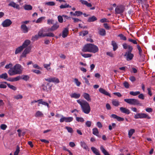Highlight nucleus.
<instances>
[{
	"label": "nucleus",
	"mask_w": 155,
	"mask_h": 155,
	"mask_svg": "<svg viewBox=\"0 0 155 155\" xmlns=\"http://www.w3.org/2000/svg\"><path fill=\"white\" fill-rule=\"evenodd\" d=\"M83 52H88L95 53L99 51L98 47L93 44H87L83 47L82 50Z\"/></svg>",
	"instance_id": "obj_1"
},
{
	"label": "nucleus",
	"mask_w": 155,
	"mask_h": 155,
	"mask_svg": "<svg viewBox=\"0 0 155 155\" xmlns=\"http://www.w3.org/2000/svg\"><path fill=\"white\" fill-rule=\"evenodd\" d=\"M77 101L81 106L82 111L86 114H88L91 111V108L88 103L86 101L78 100Z\"/></svg>",
	"instance_id": "obj_2"
},
{
	"label": "nucleus",
	"mask_w": 155,
	"mask_h": 155,
	"mask_svg": "<svg viewBox=\"0 0 155 155\" xmlns=\"http://www.w3.org/2000/svg\"><path fill=\"white\" fill-rule=\"evenodd\" d=\"M45 30H47L44 28L41 29L38 32V35L40 37H53L54 36V35L52 32H49L48 33H45Z\"/></svg>",
	"instance_id": "obj_3"
},
{
	"label": "nucleus",
	"mask_w": 155,
	"mask_h": 155,
	"mask_svg": "<svg viewBox=\"0 0 155 155\" xmlns=\"http://www.w3.org/2000/svg\"><path fill=\"white\" fill-rule=\"evenodd\" d=\"M124 101L127 103L131 105H142L140 103L139 101L136 99H124Z\"/></svg>",
	"instance_id": "obj_4"
},
{
	"label": "nucleus",
	"mask_w": 155,
	"mask_h": 155,
	"mask_svg": "<svg viewBox=\"0 0 155 155\" xmlns=\"http://www.w3.org/2000/svg\"><path fill=\"white\" fill-rule=\"evenodd\" d=\"M134 117L136 119L147 118V119H149L151 118V117L148 114H146L142 113L136 114L134 115Z\"/></svg>",
	"instance_id": "obj_5"
},
{
	"label": "nucleus",
	"mask_w": 155,
	"mask_h": 155,
	"mask_svg": "<svg viewBox=\"0 0 155 155\" xmlns=\"http://www.w3.org/2000/svg\"><path fill=\"white\" fill-rule=\"evenodd\" d=\"M14 67L16 74H20L21 73L23 68L20 64H17Z\"/></svg>",
	"instance_id": "obj_6"
},
{
	"label": "nucleus",
	"mask_w": 155,
	"mask_h": 155,
	"mask_svg": "<svg viewBox=\"0 0 155 155\" xmlns=\"http://www.w3.org/2000/svg\"><path fill=\"white\" fill-rule=\"evenodd\" d=\"M59 25L58 22L54 24L51 28H46V30L47 31H54L57 30L59 27Z\"/></svg>",
	"instance_id": "obj_7"
},
{
	"label": "nucleus",
	"mask_w": 155,
	"mask_h": 155,
	"mask_svg": "<svg viewBox=\"0 0 155 155\" xmlns=\"http://www.w3.org/2000/svg\"><path fill=\"white\" fill-rule=\"evenodd\" d=\"M41 88L43 91L48 92H50L52 89L51 86H50L48 83L46 84H43L41 86Z\"/></svg>",
	"instance_id": "obj_8"
},
{
	"label": "nucleus",
	"mask_w": 155,
	"mask_h": 155,
	"mask_svg": "<svg viewBox=\"0 0 155 155\" xmlns=\"http://www.w3.org/2000/svg\"><path fill=\"white\" fill-rule=\"evenodd\" d=\"M45 80L49 82H53L54 83H58L60 82L58 78L55 77H51L48 78H45Z\"/></svg>",
	"instance_id": "obj_9"
},
{
	"label": "nucleus",
	"mask_w": 155,
	"mask_h": 155,
	"mask_svg": "<svg viewBox=\"0 0 155 155\" xmlns=\"http://www.w3.org/2000/svg\"><path fill=\"white\" fill-rule=\"evenodd\" d=\"M131 52H126L124 55L126 57V59L127 61L132 60L134 57V54L131 53Z\"/></svg>",
	"instance_id": "obj_10"
},
{
	"label": "nucleus",
	"mask_w": 155,
	"mask_h": 155,
	"mask_svg": "<svg viewBox=\"0 0 155 155\" xmlns=\"http://www.w3.org/2000/svg\"><path fill=\"white\" fill-rule=\"evenodd\" d=\"M31 49L28 48H25L23 51L21 55L20 56V60L21 61L23 58H25L26 57L27 54L29 53Z\"/></svg>",
	"instance_id": "obj_11"
},
{
	"label": "nucleus",
	"mask_w": 155,
	"mask_h": 155,
	"mask_svg": "<svg viewBox=\"0 0 155 155\" xmlns=\"http://www.w3.org/2000/svg\"><path fill=\"white\" fill-rule=\"evenodd\" d=\"M11 21L8 19L5 20L2 23V25L3 27H6L9 26L12 24Z\"/></svg>",
	"instance_id": "obj_12"
},
{
	"label": "nucleus",
	"mask_w": 155,
	"mask_h": 155,
	"mask_svg": "<svg viewBox=\"0 0 155 155\" xmlns=\"http://www.w3.org/2000/svg\"><path fill=\"white\" fill-rule=\"evenodd\" d=\"M124 11L123 7L122 6H117L115 9V12L116 14H120Z\"/></svg>",
	"instance_id": "obj_13"
},
{
	"label": "nucleus",
	"mask_w": 155,
	"mask_h": 155,
	"mask_svg": "<svg viewBox=\"0 0 155 155\" xmlns=\"http://www.w3.org/2000/svg\"><path fill=\"white\" fill-rule=\"evenodd\" d=\"M68 28H64L63 29L62 32V37L63 38L66 37L68 36Z\"/></svg>",
	"instance_id": "obj_14"
},
{
	"label": "nucleus",
	"mask_w": 155,
	"mask_h": 155,
	"mask_svg": "<svg viewBox=\"0 0 155 155\" xmlns=\"http://www.w3.org/2000/svg\"><path fill=\"white\" fill-rule=\"evenodd\" d=\"M70 96L72 98L78 99L80 97L81 94L79 93L73 92L70 94Z\"/></svg>",
	"instance_id": "obj_15"
},
{
	"label": "nucleus",
	"mask_w": 155,
	"mask_h": 155,
	"mask_svg": "<svg viewBox=\"0 0 155 155\" xmlns=\"http://www.w3.org/2000/svg\"><path fill=\"white\" fill-rule=\"evenodd\" d=\"M21 28L22 31L24 33H27L28 31V28L24 24L21 25Z\"/></svg>",
	"instance_id": "obj_16"
},
{
	"label": "nucleus",
	"mask_w": 155,
	"mask_h": 155,
	"mask_svg": "<svg viewBox=\"0 0 155 155\" xmlns=\"http://www.w3.org/2000/svg\"><path fill=\"white\" fill-rule=\"evenodd\" d=\"M79 1L81 2L82 5H85L87 7H91L92 6V4L91 3H88L87 1L84 0H80Z\"/></svg>",
	"instance_id": "obj_17"
},
{
	"label": "nucleus",
	"mask_w": 155,
	"mask_h": 155,
	"mask_svg": "<svg viewBox=\"0 0 155 155\" xmlns=\"http://www.w3.org/2000/svg\"><path fill=\"white\" fill-rule=\"evenodd\" d=\"M120 110L122 113L126 114H128L130 113V110L125 107H120Z\"/></svg>",
	"instance_id": "obj_18"
},
{
	"label": "nucleus",
	"mask_w": 155,
	"mask_h": 155,
	"mask_svg": "<svg viewBox=\"0 0 155 155\" xmlns=\"http://www.w3.org/2000/svg\"><path fill=\"white\" fill-rule=\"evenodd\" d=\"M110 117L114 119H116L118 121H122L124 120V118L118 116L115 114H112L111 115Z\"/></svg>",
	"instance_id": "obj_19"
},
{
	"label": "nucleus",
	"mask_w": 155,
	"mask_h": 155,
	"mask_svg": "<svg viewBox=\"0 0 155 155\" xmlns=\"http://www.w3.org/2000/svg\"><path fill=\"white\" fill-rule=\"evenodd\" d=\"M38 106H40V104H41L42 105L47 106L48 107V108L49 107V105L46 102L43 101V100L42 99L38 100Z\"/></svg>",
	"instance_id": "obj_20"
},
{
	"label": "nucleus",
	"mask_w": 155,
	"mask_h": 155,
	"mask_svg": "<svg viewBox=\"0 0 155 155\" xmlns=\"http://www.w3.org/2000/svg\"><path fill=\"white\" fill-rule=\"evenodd\" d=\"M9 6H11L14 8H16L17 9L19 8V5L18 4H16L14 2H11L8 5Z\"/></svg>",
	"instance_id": "obj_21"
},
{
	"label": "nucleus",
	"mask_w": 155,
	"mask_h": 155,
	"mask_svg": "<svg viewBox=\"0 0 155 155\" xmlns=\"http://www.w3.org/2000/svg\"><path fill=\"white\" fill-rule=\"evenodd\" d=\"M99 91L100 93L106 95L110 97V94L104 89L102 88H100L99 89Z\"/></svg>",
	"instance_id": "obj_22"
},
{
	"label": "nucleus",
	"mask_w": 155,
	"mask_h": 155,
	"mask_svg": "<svg viewBox=\"0 0 155 155\" xmlns=\"http://www.w3.org/2000/svg\"><path fill=\"white\" fill-rule=\"evenodd\" d=\"M8 73L10 76L16 74L14 67L13 68H10V70L8 71Z\"/></svg>",
	"instance_id": "obj_23"
},
{
	"label": "nucleus",
	"mask_w": 155,
	"mask_h": 155,
	"mask_svg": "<svg viewBox=\"0 0 155 155\" xmlns=\"http://www.w3.org/2000/svg\"><path fill=\"white\" fill-rule=\"evenodd\" d=\"M21 46L17 48L15 50V54H17L20 53L24 49Z\"/></svg>",
	"instance_id": "obj_24"
},
{
	"label": "nucleus",
	"mask_w": 155,
	"mask_h": 155,
	"mask_svg": "<svg viewBox=\"0 0 155 155\" xmlns=\"http://www.w3.org/2000/svg\"><path fill=\"white\" fill-rule=\"evenodd\" d=\"M98 33L101 36H105L106 35V31L104 29L102 28H98Z\"/></svg>",
	"instance_id": "obj_25"
},
{
	"label": "nucleus",
	"mask_w": 155,
	"mask_h": 155,
	"mask_svg": "<svg viewBox=\"0 0 155 155\" xmlns=\"http://www.w3.org/2000/svg\"><path fill=\"white\" fill-rule=\"evenodd\" d=\"M21 79V77L20 76H17L16 77L13 78L11 79H10L8 80L10 81H18Z\"/></svg>",
	"instance_id": "obj_26"
},
{
	"label": "nucleus",
	"mask_w": 155,
	"mask_h": 155,
	"mask_svg": "<svg viewBox=\"0 0 155 155\" xmlns=\"http://www.w3.org/2000/svg\"><path fill=\"white\" fill-rule=\"evenodd\" d=\"M111 45L113 47V50L114 51H116L118 48V45L114 41H112Z\"/></svg>",
	"instance_id": "obj_27"
},
{
	"label": "nucleus",
	"mask_w": 155,
	"mask_h": 155,
	"mask_svg": "<svg viewBox=\"0 0 155 155\" xmlns=\"http://www.w3.org/2000/svg\"><path fill=\"white\" fill-rule=\"evenodd\" d=\"M30 41L29 40H26L21 46L23 48H24L28 45L30 44Z\"/></svg>",
	"instance_id": "obj_28"
},
{
	"label": "nucleus",
	"mask_w": 155,
	"mask_h": 155,
	"mask_svg": "<svg viewBox=\"0 0 155 155\" xmlns=\"http://www.w3.org/2000/svg\"><path fill=\"white\" fill-rule=\"evenodd\" d=\"M84 97L87 101H91V98L89 94L87 93H84L83 94Z\"/></svg>",
	"instance_id": "obj_29"
},
{
	"label": "nucleus",
	"mask_w": 155,
	"mask_h": 155,
	"mask_svg": "<svg viewBox=\"0 0 155 155\" xmlns=\"http://www.w3.org/2000/svg\"><path fill=\"white\" fill-rule=\"evenodd\" d=\"M43 114L42 112L38 110L36 111L35 114V116L36 117H43Z\"/></svg>",
	"instance_id": "obj_30"
},
{
	"label": "nucleus",
	"mask_w": 155,
	"mask_h": 155,
	"mask_svg": "<svg viewBox=\"0 0 155 155\" xmlns=\"http://www.w3.org/2000/svg\"><path fill=\"white\" fill-rule=\"evenodd\" d=\"M81 146L85 150H87L88 147L87 146L86 143L84 141H81L80 143Z\"/></svg>",
	"instance_id": "obj_31"
},
{
	"label": "nucleus",
	"mask_w": 155,
	"mask_h": 155,
	"mask_svg": "<svg viewBox=\"0 0 155 155\" xmlns=\"http://www.w3.org/2000/svg\"><path fill=\"white\" fill-rule=\"evenodd\" d=\"M112 104L115 106H118L120 104V103L119 101L114 99L112 101Z\"/></svg>",
	"instance_id": "obj_32"
},
{
	"label": "nucleus",
	"mask_w": 155,
	"mask_h": 155,
	"mask_svg": "<svg viewBox=\"0 0 155 155\" xmlns=\"http://www.w3.org/2000/svg\"><path fill=\"white\" fill-rule=\"evenodd\" d=\"M51 64V63H49L48 64H43V66L44 68H46L47 71H49L51 69V68L50 67Z\"/></svg>",
	"instance_id": "obj_33"
},
{
	"label": "nucleus",
	"mask_w": 155,
	"mask_h": 155,
	"mask_svg": "<svg viewBox=\"0 0 155 155\" xmlns=\"http://www.w3.org/2000/svg\"><path fill=\"white\" fill-rule=\"evenodd\" d=\"M92 131H93V134L94 135L97 136H98L99 131H98V129L97 128H94L92 129Z\"/></svg>",
	"instance_id": "obj_34"
},
{
	"label": "nucleus",
	"mask_w": 155,
	"mask_h": 155,
	"mask_svg": "<svg viewBox=\"0 0 155 155\" xmlns=\"http://www.w3.org/2000/svg\"><path fill=\"white\" fill-rule=\"evenodd\" d=\"M76 119L77 121L78 122H80L81 123H83L84 121V119L82 117H79L76 116Z\"/></svg>",
	"instance_id": "obj_35"
},
{
	"label": "nucleus",
	"mask_w": 155,
	"mask_h": 155,
	"mask_svg": "<svg viewBox=\"0 0 155 155\" xmlns=\"http://www.w3.org/2000/svg\"><path fill=\"white\" fill-rule=\"evenodd\" d=\"M91 150L96 155H99V151L96 148L94 147H91Z\"/></svg>",
	"instance_id": "obj_36"
},
{
	"label": "nucleus",
	"mask_w": 155,
	"mask_h": 155,
	"mask_svg": "<svg viewBox=\"0 0 155 155\" xmlns=\"http://www.w3.org/2000/svg\"><path fill=\"white\" fill-rule=\"evenodd\" d=\"M97 20V18L94 16H93L89 18L88 19L87 21L89 22H93Z\"/></svg>",
	"instance_id": "obj_37"
},
{
	"label": "nucleus",
	"mask_w": 155,
	"mask_h": 155,
	"mask_svg": "<svg viewBox=\"0 0 155 155\" xmlns=\"http://www.w3.org/2000/svg\"><path fill=\"white\" fill-rule=\"evenodd\" d=\"M4 83L5 84H7L8 86L10 89L14 91H15L16 90L17 88L16 87H15V86L12 85H11L9 84H8L6 82H4Z\"/></svg>",
	"instance_id": "obj_38"
},
{
	"label": "nucleus",
	"mask_w": 155,
	"mask_h": 155,
	"mask_svg": "<svg viewBox=\"0 0 155 155\" xmlns=\"http://www.w3.org/2000/svg\"><path fill=\"white\" fill-rule=\"evenodd\" d=\"M24 9L26 10H31L32 9V7L30 5H25L24 6Z\"/></svg>",
	"instance_id": "obj_39"
},
{
	"label": "nucleus",
	"mask_w": 155,
	"mask_h": 155,
	"mask_svg": "<svg viewBox=\"0 0 155 155\" xmlns=\"http://www.w3.org/2000/svg\"><path fill=\"white\" fill-rule=\"evenodd\" d=\"M100 149L104 154V155H109L108 152L105 150L103 146H101L100 147Z\"/></svg>",
	"instance_id": "obj_40"
},
{
	"label": "nucleus",
	"mask_w": 155,
	"mask_h": 155,
	"mask_svg": "<svg viewBox=\"0 0 155 155\" xmlns=\"http://www.w3.org/2000/svg\"><path fill=\"white\" fill-rule=\"evenodd\" d=\"M135 130L134 129H130L128 131V136L130 138L131 137L133 134L135 132Z\"/></svg>",
	"instance_id": "obj_41"
},
{
	"label": "nucleus",
	"mask_w": 155,
	"mask_h": 155,
	"mask_svg": "<svg viewBox=\"0 0 155 155\" xmlns=\"http://www.w3.org/2000/svg\"><path fill=\"white\" fill-rule=\"evenodd\" d=\"M8 77L7 74L6 73H4L0 75V78L6 79Z\"/></svg>",
	"instance_id": "obj_42"
},
{
	"label": "nucleus",
	"mask_w": 155,
	"mask_h": 155,
	"mask_svg": "<svg viewBox=\"0 0 155 155\" xmlns=\"http://www.w3.org/2000/svg\"><path fill=\"white\" fill-rule=\"evenodd\" d=\"M88 32L87 31H83L79 33V35L84 36L87 35Z\"/></svg>",
	"instance_id": "obj_43"
},
{
	"label": "nucleus",
	"mask_w": 155,
	"mask_h": 155,
	"mask_svg": "<svg viewBox=\"0 0 155 155\" xmlns=\"http://www.w3.org/2000/svg\"><path fill=\"white\" fill-rule=\"evenodd\" d=\"M140 92L139 91L134 92L133 91H130V94L133 96H137L140 94Z\"/></svg>",
	"instance_id": "obj_44"
},
{
	"label": "nucleus",
	"mask_w": 155,
	"mask_h": 155,
	"mask_svg": "<svg viewBox=\"0 0 155 155\" xmlns=\"http://www.w3.org/2000/svg\"><path fill=\"white\" fill-rule=\"evenodd\" d=\"M137 48L139 51V54L140 56H141L142 54V50L139 45H137Z\"/></svg>",
	"instance_id": "obj_45"
},
{
	"label": "nucleus",
	"mask_w": 155,
	"mask_h": 155,
	"mask_svg": "<svg viewBox=\"0 0 155 155\" xmlns=\"http://www.w3.org/2000/svg\"><path fill=\"white\" fill-rule=\"evenodd\" d=\"M45 18V17H42L38 18L36 21V23H40Z\"/></svg>",
	"instance_id": "obj_46"
},
{
	"label": "nucleus",
	"mask_w": 155,
	"mask_h": 155,
	"mask_svg": "<svg viewBox=\"0 0 155 155\" xmlns=\"http://www.w3.org/2000/svg\"><path fill=\"white\" fill-rule=\"evenodd\" d=\"M71 6L69 5L65 4L64 5H62L60 6V8L61 9L67 8H71Z\"/></svg>",
	"instance_id": "obj_47"
},
{
	"label": "nucleus",
	"mask_w": 155,
	"mask_h": 155,
	"mask_svg": "<svg viewBox=\"0 0 155 155\" xmlns=\"http://www.w3.org/2000/svg\"><path fill=\"white\" fill-rule=\"evenodd\" d=\"M73 120V118L72 117H68L66 118V122L69 123L72 121Z\"/></svg>",
	"instance_id": "obj_48"
},
{
	"label": "nucleus",
	"mask_w": 155,
	"mask_h": 155,
	"mask_svg": "<svg viewBox=\"0 0 155 155\" xmlns=\"http://www.w3.org/2000/svg\"><path fill=\"white\" fill-rule=\"evenodd\" d=\"M45 5L49 6H54L55 5V3L53 2H45Z\"/></svg>",
	"instance_id": "obj_49"
},
{
	"label": "nucleus",
	"mask_w": 155,
	"mask_h": 155,
	"mask_svg": "<svg viewBox=\"0 0 155 155\" xmlns=\"http://www.w3.org/2000/svg\"><path fill=\"white\" fill-rule=\"evenodd\" d=\"M66 129L67 130L68 132L71 133H72L73 132V130L71 127L66 126L65 127Z\"/></svg>",
	"instance_id": "obj_50"
},
{
	"label": "nucleus",
	"mask_w": 155,
	"mask_h": 155,
	"mask_svg": "<svg viewBox=\"0 0 155 155\" xmlns=\"http://www.w3.org/2000/svg\"><path fill=\"white\" fill-rule=\"evenodd\" d=\"M81 55L85 58H90L92 56V55L90 54H81Z\"/></svg>",
	"instance_id": "obj_51"
},
{
	"label": "nucleus",
	"mask_w": 155,
	"mask_h": 155,
	"mask_svg": "<svg viewBox=\"0 0 155 155\" xmlns=\"http://www.w3.org/2000/svg\"><path fill=\"white\" fill-rule=\"evenodd\" d=\"M23 98L21 94H18L15 95L14 97V98L17 100L21 99Z\"/></svg>",
	"instance_id": "obj_52"
},
{
	"label": "nucleus",
	"mask_w": 155,
	"mask_h": 155,
	"mask_svg": "<svg viewBox=\"0 0 155 155\" xmlns=\"http://www.w3.org/2000/svg\"><path fill=\"white\" fill-rule=\"evenodd\" d=\"M74 81L77 86L79 87L80 86L81 84V83L78 81V79L76 78H74Z\"/></svg>",
	"instance_id": "obj_53"
},
{
	"label": "nucleus",
	"mask_w": 155,
	"mask_h": 155,
	"mask_svg": "<svg viewBox=\"0 0 155 155\" xmlns=\"http://www.w3.org/2000/svg\"><path fill=\"white\" fill-rule=\"evenodd\" d=\"M62 16L59 15L58 17V21L60 23H62L63 21Z\"/></svg>",
	"instance_id": "obj_54"
},
{
	"label": "nucleus",
	"mask_w": 155,
	"mask_h": 155,
	"mask_svg": "<svg viewBox=\"0 0 155 155\" xmlns=\"http://www.w3.org/2000/svg\"><path fill=\"white\" fill-rule=\"evenodd\" d=\"M0 128L3 130H5L7 127V126L5 124H2L0 126Z\"/></svg>",
	"instance_id": "obj_55"
},
{
	"label": "nucleus",
	"mask_w": 155,
	"mask_h": 155,
	"mask_svg": "<svg viewBox=\"0 0 155 155\" xmlns=\"http://www.w3.org/2000/svg\"><path fill=\"white\" fill-rule=\"evenodd\" d=\"M40 37L38 35H36L34 36H33L32 38V40L33 41H35L36 40H38L39 38V37Z\"/></svg>",
	"instance_id": "obj_56"
},
{
	"label": "nucleus",
	"mask_w": 155,
	"mask_h": 155,
	"mask_svg": "<svg viewBox=\"0 0 155 155\" xmlns=\"http://www.w3.org/2000/svg\"><path fill=\"white\" fill-rule=\"evenodd\" d=\"M20 151V147L19 146H17L16 150L14 153V155H18Z\"/></svg>",
	"instance_id": "obj_57"
},
{
	"label": "nucleus",
	"mask_w": 155,
	"mask_h": 155,
	"mask_svg": "<svg viewBox=\"0 0 155 155\" xmlns=\"http://www.w3.org/2000/svg\"><path fill=\"white\" fill-rule=\"evenodd\" d=\"M66 117H64L63 116H62L60 120V121L61 123H62L65 121L66 122Z\"/></svg>",
	"instance_id": "obj_58"
},
{
	"label": "nucleus",
	"mask_w": 155,
	"mask_h": 155,
	"mask_svg": "<svg viewBox=\"0 0 155 155\" xmlns=\"http://www.w3.org/2000/svg\"><path fill=\"white\" fill-rule=\"evenodd\" d=\"M128 41L130 42H131L133 44H137V41L135 40L129 38L128 40Z\"/></svg>",
	"instance_id": "obj_59"
},
{
	"label": "nucleus",
	"mask_w": 155,
	"mask_h": 155,
	"mask_svg": "<svg viewBox=\"0 0 155 155\" xmlns=\"http://www.w3.org/2000/svg\"><path fill=\"white\" fill-rule=\"evenodd\" d=\"M92 122L90 121H87L86 122L85 124L87 127H90L91 126Z\"/></svg>",
	"instance_id": "obj_60"
},
{
	"label": "nucleus",
	"mask_w": 155,
	"mask_h": 155,
	"mask_svg": "<svg viewBox=\"0 0 155 155\" xmlns=\"http://www.w3.org/2000/svg\"><path fill=\"white\" fill-rule=\"evenodd\" d=\"M13 65L12 64L10 63L9 64H7L5 66V68L7 69H8L9 68H11Z\"/></svg>",
	"instance_id": "obj_61"
},
{
	"label": "nucleus",
	"mask_w": 155,
	"mask_h": 155,
	"mask_svg": "<svg viewBox=\"0 0 155 155\" xmlns=\"http://www.w3.org/2000/svg\"><path fill=\"white\" fill-rule=\"evenodd\" d=\"M106 54L111 57H114V54L112 52H107Z\"/></svg>",
	"instance_id": "obj_62"
},
{
	"label": "nucleus",
	"mask_w": 155,
	"mask_h": 155,
	"mask_svg": "<svg viewBox=\"0 0 155 155\" xmlns=\"http://www.w3.org/2000/svg\"><path fill=\"white\" fill-rule=\"evenodd\" d=\"M32 71L36 74H41V72L39 70H32Z\"/></svg>",
	"instance_id": "obj_63"
},
{
	"label": "nucleus",
	"mask_w": 155,
	"mask_h": 155,
	"mask_svg": "<svg viewBox=\"0 0 155 155\" xmlns=\"http://www.w3.org/2000/svg\"><path fill=\"white\" fill-rule=\"evenodd\" d=\"M54 21V20L52 19H48L47 20V23L49 25L52 24Z\"/></svg>",
	"instance_id": "obj_64"
}]
</instances>
